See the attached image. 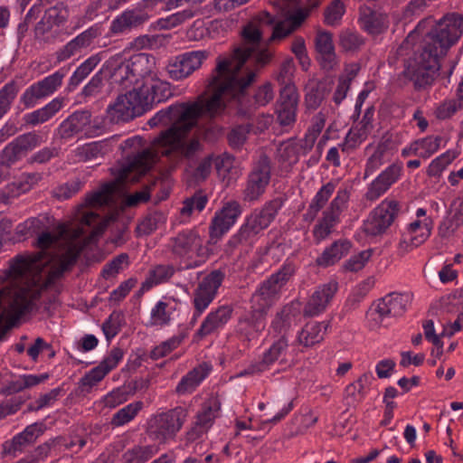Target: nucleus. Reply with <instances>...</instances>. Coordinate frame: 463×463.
<instances>
[{"mask_svg": "<svg viewBox=\"0 0 463 463\" xmlns=\"http://www.w3.org/2000/svg\"><path fill=\"white\" fill-rule=\"evenodd\" d=\"M210 97L199 96L194 101L177 102L156 113L147 122L151 128L160 125L169 128L160 132L151 146L128 156L118 170L116 180L120 184L137 182L161 156L167 159L171 168L184 161L193 160L203 150L199 138H187L203 116L216 117L221 109L218 89L207 86Z\"/></svg>", "mask_w": 463, "mask_h": 463, "instance_id": "obj_1", "label": "nucleus"}, {"mask_svg": "<svg viewBox=\"0 0 463 463\" xmlns=\"http://www.w3.org/2000/svg\"><path fill=\"white\" fill-rule=\"evenodd\" d=\"M56 241L50 232L42 233L37 240L40 251L16 255L10 266L0 275V340L24 316L36 307L42 291L51 279L61 277L77 261L80 249L70 246L58 259L48 280L42 271L52 260L46 250Z\"/></svg>", "mask_w": 463, "mask_h": 463, "instance_id": "obj_2", "label": "nucleus"}, {"mask_svg": "<svg viewBox=\"0 0 463 463\" xmlns=\"http://www.w3.org/2000/svg\"><path fill=\"white\" fill-rule=\"evenodd\" d=\"M273 23V17L268 12H260L241 30V43L232 52L219 56L216 66L210 78V86L218 89L243 90L256 80V71L244 66L251 54L260 47L262 37V25Z\"/></svg>", "mask_w": 463, "mask_h": 463, "instance_id": "obj_3", "label": "nucleus"}, {"mask_svg": "<svg viewBox=\"0 0 463 463\" xmlns=\"http://www.w3.org/2000/svg\"><path fill=\"white\" fill-rule=\"evenodd\" d=\"M425 22H420L397 49V54L401 57L407 56L413 51V55L405 60L403 74L413 83L416 90H423L432 86L441 67L440 61L443 59L420 43L416 44L420 29Z\"/></svg>", "mask_w": 463, "mask_h": 463, "instance_id": "obj_4", "label": "nucleus"}, {"mask_svg": "<svg viewBox=\"0 0 463 463\" xmlns=\"http://www.w3.org/2000/svg\"><path fill=\"white\" fill-rule=\"evenodd\" d=\"M104 70L111 72V85L121 89L137 87L156 76V59L153 54L137 53L128 61L116 54L104 63Z\"/></svg>", "mask_w": 463, "mask_h": 463, "instance_id": "obj_5", "label": "nucleus"}, {"mask_svg": "<svg viewBox=\"0 0 463 463\" xmlns=\"http://www.w3.org/2000/svg\"><path fill=\"white\" fill-rule=\"evenodd\" d=\"M286 200V196L279 195L267 201L261 207L254 209L245 218L238 232L230 238L227 245L232 249L252 246L259 235L275 220Z\"/></svg>", "mask_w": 463, "mask_h": 463, "instance_id": "obj_6", "label": "nucleus"}, {"mask_svg": "<svg viewBox=\"0 0 463 463\" xmlns=\"http://www.w3.org/2000/svg\"><path fill=\"white\" fill-rule=\"evenodd\" d=\"M462 35L463 14L449 12L435 21L419 43L444 58Z\"/></svg>", "mask_w": 463, "mask_h": 463, "instance_id": "obj_7", "label": "nucleus"}, {"mask_svg": "<svg viewBox=\"0 0 463 463\" xmlns=\"http://www.w3.org/2000/svg\"><path fill=\"white\" fill-rule=\"evenodd\" d=\"M296 272V264L287 260L276 272L258 285L250 297V308L267 317L269 309L279 299L283 288Z\"/></svg>", "mask_w": 463, "mask_h": 463, "instance_id": "obj_8", "label": "nucleus"}, {"mask_svg": "<svg viewBox=\"0 0 463 463\" xmlns=\"http://www.w3.org/2000/svg\"><path fill=\"white\" fill-rule=\"evenodd\" d=\"M167 249L174 259L183 263L184 269H186L201 267L211 255V250L204 245L203 239L198 232L192 229L184 230L171 237Z\"/></svg>", "mask_w": 463, "mask_h": 463, "instance_id": "obj_9", "label": "nucleus"}, {"mask_svg": "<svg viewBox=\"0 0 463 463\" xmlns=\"http://www.w3.org/2000/svg\"><path fill=\"white\" fill-rule=\"evenodd\" d=\"M187 419V411L177 406L152 415L146 421L148 438L159 444L174 440Z\"/></svg>", "mask_w": 463, "mask_h": 463, "instance_id": "obj_10", "label": "nucleus"}, {"mask_svg": "<svg viewBox=\"0 0 463 463\" xmlns=\"http://www.w3.org/2000/svg\"><path fill=\"white\" fill-rule=\"evenodd\" d=\"M271 175V160L265 153H261L251 162L241 193L242 200L250 203L259 202L267 191Z\"/></svg>", "mask_w": 463, "mask_h": 463, "instance_id": "obj_11", "label": "nucleus"}, {"mask_svg": "<svg viewBox=\"0 0 463 463\" xmlns=\"http://www.w3.org/2000/svg\"><path fill=\"white\" fill-rule=\"evenodd\" d=\"M245 87L243 90L225 89L220 92L219 99L221 101V109L216 112V116L221 114L225 108V100L229 97L236 99L239 104L238 112L242 116H250L255 109L269 104L274 98V91L269 82L260 85L254 92L252 98L247 99L245 96L246 90L250 86Z\"/></svg>", "mask_w": 463, "mask_h": 463, "instance_id": "obj_12", "label": "nucleus"}, {"mask_svg": "<svg viewBox=\"0 0 463 463\" xmlns=\"http://www.w3.org/2000/svg\"><path fill=\"white\" fill-rule=\"evenodd\" d=\"M267 326V317L252 310H245L238 316L232 337L242 350H249L262 335Z\"/></svg>", "mask_w": 463, "mask_h": 463, "instance_id": "obj_13", "label": "nucleus"}, {"mask_svg": "<svg viewBox=\"0 0 463 463\" xmlns=\"http://www.w3.org/2000/svg\"><path fill=\"white\" fill-rule=\"evenodd\" d=\"M402 208L398 201L384 199L370 212L363 222L362 231L368 237L383 235L402 212Z\"/></svg>", "mask_w": 463, "mask_h": 463, "instance_id": "obj_14", "label": "nucleus"}, {"mask_svg": "<svg viewBox=\"0 0 463 463\" xmlns=\"http://www.w3.org/2000/svg\"><path fill=\"white\" fill-rule=\"evenodd\" d=\"M224 277L225 275L222 270L215 269L199 282L192 297L193 316L190 325L194 326L199 317L214 300Z\"/></svg>", "mask_w": 463, "mask_h": 463, "instance_id": "obj_15", "label": "nucleus"}, {"mask_svg": "<svg viewBox=\"0 0 463 463\" xmlns=\"http://www.w3.org/2000/svg\"><path fill=\"white\" fill-rule=\"evenodd\" d=\"M146 111V109L136 87L124 94H119L106 109L109 120L116 124L128 122Z\"/></svg>", "mask_w": 463, "mask_h": 463, "instance_id": "obj_16", "label": "nucleus"}, {"mask_svg": "<svg viewBox=\"0 0 463 463\" xmlns=\"http://www.w3.org/2000/svg\"><path fill=\"white\" fill-rule=\"evenodd\" d=\"M208 50H196L171 57L165 65V71L173 80H184L198 71L210 57Z\"/></svg>", "mask_w": 463, "mask_h": 463, "instance_id": "obj_17", "label": "nucleus"}, {"mask_svg": "<svg viewBox=\"0 0 463 463\" xmlns=\"http://www.w3.org/2000/svg\"><path fill=\"white\" fill-rule=\"evenodd\" d=\"M65 74L57 71L54 73L38 80L21 94L19 98L20 104L24 109L34 108L38 102L52 96L61 86Z\"/></svg>", "mask_w": 463, "mask_h": 463, "instance_id": "obj_18", "label": "nucleus"}, {"mask_svg": "<svg viewBox=\"0 0 463 463\" xmlns=\"http://www.w3.org/2000/svg\"><path fill=\"white\" fill-rule=\"evenodd\" d=\"M45 139L35 131L27 132L16 137L8 143L0 153L2 165L10 166L21 160L28 151L41 146Z\"/></svg>", "mask_w": 463, "mask_h": 463, "instance_id": "obj_19", "label": "nucleus"}, {"mask_svg": "<svg viewBox=\"0 0 463 463\" xmlns=\"http://www.w3.org/2000/svg\"><path fill=\"white\" fill-rule=\"evenodd\" d=\"M411 296L392 292L379 299L373 310L368 313L375 325L381 324L386 317H396L402 316L411 304Z\"/></svg>", "mask_w": 463, "mask_h": 463, "instance_id": "obj_20", "label": "nucleus"}, {"mask_svg": "<svg viewBox=\"0 0 463 463\" xmlns=\"http://www.w3.org/2000/svg\"><path fill=\"white\" fill-rule=\"evenodd\" d=\"M338 288V282L335 279L318 285L304 307V316L312 317L325 312L334 299Z\"/></svg>", "mask_w": 463, "mask_h": 463, "instance_id": "obj_21", "label": "nucleus"}, {"mask_svg": "<svg viewBox=\"0 0 463 463\" xmlns=\"http://www.w3.org/2000/svg\"><path fill=\"white\" fill-rule=\"evenodd\" d=\"M102 32L100 24L91 25L56 52L57 61H65L77 54H80L83 50L91 46L94 41L102 34Z\"/></svg>", "mask_w": 463, "mask_h": 463, "instance_id": "obj_22", "label": "nucleus"}, {"mask_svg": "<svg viewBox=\"0 0 463 463\" xmlns=\"http://www.w3.org/2000/svg\"><path fill=\"white\" fill-rule=\"evenodd\" d=\"M136 88L146 111L152 109L153 104L165 102L174 95L171 84L159 79L157 75Z\"/></svg>", "mask_w": 463, "mask_h": 463, "instance_id": "obj_23", "label": "nucleus"}, {"mask_svg": "<svg viewBox=\"0 0 463 463\" xmlns=\"http://www.w3.org/2000/svg\"><path fill=\"white\" fill-rule=\"evenodd\" d=\"M241 214V204L237 201H229L215 213L210 225L211 238H220L226 233Z\"/></svg>", "mask_w": 463, "mask_h": 463, "instance_id": "obj_24", "label": "nucleus"}, {"mask_svg": "<svg viewBox=\"0 0 463 463\" xmlns=\"http://www.w3.org/2000/svg\"><path fill=\"white\" fill-rule=\"evenodd\" d=\"M402 172L401 163L390 165L369 184L364 195L365 199L370 202L378 200L400 179Z\"/></svg>", "mask_w": 463, "mask_h": 463, "instance_id": "obj_25", "label": "nucleus"}, {"mask_svg": "<svg viewBox=\"0 0 463 463\" xmlns=\"http://www.w3.org/2000/svg\"><path fill=\"white\" fill-rule=\"evenodd\" d=\"M431 230L432 221L429 217L411 222L402 234L400 248L405 251H410L419 247L430 236Z\"/></svg>", "mask_w": 463, "mask_h": 463, "instance_id": "obj_26", "label": "nucleus"}, {"mask_svg": "<svg viewBox=\"0 0 463 463\" xmlns=\"http://www.w3.org/2000/svg\"><path fill=\"white\" fill-rule=\"evenodd\" d=\"M232 313L233 307L231 305H222L213 309L204 317L194 336L203 339L223 328L231 320Z\"/></svg>", "mask_w": 463, "mask_h": 463, "instance_id": "obj_27", "label": "nucleus"}, {"mask_svg": "<svg viewBox=\"0 0 463 463\" xmlns=\"http://www.w3.org/2000/svg\"><path fill=\"white\" fill-rule=\"evenodd\" d=\"M298 104V93L291 87L280 90L276 114L277 120L282 127L292 125L296 121V114Z\"/></svg>", "mask_w": 463, "mask_h": 463, "instance_id": "obj_28", "label": "nucleus"}, {"mask_svg": "<svg viewBox=\"0 0 463 463\" xmlns=\"http://www.w3.org/2000/svg\"><path fill=\"white\" fill-rule=\"evenodd\" d=\"M213 370L210 363L203 362L188 371L178 382L175 392L178 396L190 395L201 385L209 376Z\"/></svg>", "mask_w": 463, "mask_h": 463, "instance_id": "obj_29", "label": "nucleus"}, {"mask_svg": "<svg viewBox=\"0 0 463 463\" xmlns=\"http://www.w3.org/2000/svg\"><path fill=\"white\" fill-rule=\"evenodd\" d=\"M148 19V14L142 8L127 9L113 19L109 30L113 34H121L141 26Z\"/></svg>", "mask_w": 463, "mask_h": 463, "instance_id": "obj_30", "label": "nucleus"}, {"mask_svg": "<svg viewBox=\"0 0 463 463\" xmlns=\"http://www.w3.org/2000/svg\"><path fill=\"white\" fill-rule=\"evenodd\" d=\"M91 114L88 110H77L65 118L58 127L56 135L63 140L71 139L85 130L90 124Z\"/></svg>", "mask_w": 463, "mask_h": 463, "instance_id": "obj_31", "label": "nucleus"}, {"mask_svg": "<svg viewBox=\"0 0 463 463\" xmlns=\"http://www.w3.org/2000/svg\"><path fill=\"white\" fill-rule=\"evenodd\" d=\"M315 47L322 68L333 70L337 64L333 34L327 31H318L315 37Z\"/></svg>", "mask_w": 463, "mask_h": 463, "instance_id": "obj_32", "label": "nucleus"}, {"mask_svg": "<svg viewBox=\"0 0 463 463\" xmlns=\"http://www.w3.org/2000/svg\"><path fill=\"white\" fill-rule=\"evenodd\" d=\"M359 23L361 28L370 34H379L388 27V20L385 14L365 5L359 9Z\"/></svg>", "mask_w": 463, "mask_h": 463, "instance_id": "obj_33", "label": "nucleus"}, {"mask_svg": "<svg viewBox=\"0 0 463 463\" xmlns=\"http://www.w3.org/2000/svg\"><path fill=\"white\" fill-rule=\"evenodd\" d=\"M65 99L57 97L43 107L24 116V122L32 127L43 124L52 118L63 107Z\"/></svg>", "mask_w": 463, "mask_h": 463, "instance_id": "obj_34", "label": "nucleus"}, {"mask_svg": "<svg viewBox=\"0 0 463 463\" xmlns=\"http://www.w3.org/2000/svg\"><path fill=\"white\" fill-rule=\"evenodd\" d=\"M329 326V321L307 323L298 332L297 340L304 347H312L324 340Z\"/></svg>", "mask_w": 463, "mask_h": 463, "instance_id": "obj_35", "label": "nucleus"}, {"mask_svg": "<svg viewBox=\"0 0 463 463\" xmlns=\"http://www.w3.org/2000/svg\"><path fill=\"white\" fill-rule=\"evenodd\" d=\"M288 350V343L286 336L283 335L278 340H276L269 349H267L261 357L260 361H258L263 372H266L276 364L286 363L287 354Z\"/></svg>", "mask_w": 463, "mask_h": 463, "instance_id": "obj_36", "label": "nucleus"}, {"mask_svg": "<svg viewBox=\"0 0 463 463\" xmlns=\"http://www.w3.org/2000/svg\"><path fill=\"white\" fill-rule=\"evenodd\" d=\"M352 243L347 240H338L334 241L329 247L324 250L320 256L317 258V265L327 268L335 264L349 252Z\"/></svg>", "mask_w": 463, "mask_h": 463, "instance_id": "obj_37", "label": "nucleus"}, {"mask_svg": "<svg viewBox=\"0 0 463 463\" xmlns=\"http://www.w3.org/2000/svg\"><path fill=\"white\" fill-rule=\"evenodd\" d=\"M43 433V424L33 423L27 426L22 432L15 435L9 448L5 447V450L8 453L22 451L26 445L33 443Z\"/></svg>", "mask_w": 463, "mask_h": 463, "instance_id": "obj_38", "label": "nucleus"}, {"mask_svg": "<svg viewBox=\"0 0 463 463\" xmlns=\"http://www.w3.org/2000/svg\"><path fill=\"white\" fill-rule=\"evenodd\" d=\"M105 58V52H99L85 60L71 76L68 83L69 90H75Z\"/></svg>", "mask_w": 463, "mask_h": 463, "instance_id": "obj_39", "label": "nucleus"}, {"mask_svg": "<svg viewBox=\"0 0 463 463\" xmlns=\"http://www.w3.org/2000/svg\"><path fill=\"white\" fill-rule=\"evenodd\" d=\"M327 87L325 82L310 80L305 87V105L307 109H317L327 94Z\"/></svg>", "mask_w": 463, "mask_h": 463, "instance_id": "obj_40", "label": "nucleus"}, {"mask_svg": "<svg viewBox=\"0 0 463 463\" xmlns=\"http://www.w3.org/2000/svg\"><path fill=\"white\" fill-rule=\"evenodd\" d=\"M175 273V268L170 264H159L151 269L141 285V290L147 291L154 286L167 282Z\"/></svg>", "mask_w": 463, "mask_h": 463, "instance_id": "obj_41", "label": "nucleus"}, {"mask_svg": "<svg viewBox=\"0 0 463 463\" xmlns=\"http://www.w3.org/2000/svg\"><path fill=\"white\" fill-rule=\"evenodd\" d=\"M335 181H329L319 188L315 196L312 198L307 209V214H310L312 219L315 218L317 214L324 208L329 198L335 191Z\"/></svg>", "mask_w": 463, "mask_h": 463, "instance_id": "obj_42", "label": "nucleus"}, {"mask_svg": "<svg viewBox=\"0 0 463 463\" xmlns=\"http://www.w3.org/2000/svg\"><path fill=\"white\" fill-rule=\"evenodd\" d=\"M221 409V403L216 397L204 401L196 415V422L210 429Z\"/></svg>", "mask_w": 463, "mask_h": 463, "instance_id": "obj_43", "label": "nucleus"}, {"mask_svg": "<svg viewBox=\"0 0 463 463\" xmlns=\"http://www.w3.org/2000/svg\"><path fill=\"white\" fill-rule=\"evenodd\" d=\"M20 91L16 80H12L6 82L0 89V119H2L12 109L14 100Z\"/></svg>", "mask_w": 463, "mask_h": 463, "instance_id": "obj_44", "label": "nucleus"}, {"mask_svg": "<svg viewBox=\"0 0 463 463\" xmlns=\"http://www.w3.org/2000/svg\"><path fill=\"white\" fill-rule=\"evenodd\" d=\"M349 200L350 190L346 187H341L337 190L329 206L323 213L340 222V216L347 209Z\"/></svg>", "mask_w": 463, "mask_h": 463, "instance_id": "obj_45", "label": "nucleus"}, {"mask_svg": "<svg viewBox=\"0 0 463 463\" xmlns=\"http://www.w3.org/2000/svg\"><path fill=\"white\" fill-rule=\"evenodd\" d=\"M157 449L154 445H135L123 454L125 463H146L156 455Z\"/></svg>", "mask_w": 463, "mask_h": 463, "instance_id": "obj_46", "label": "nucleus"}, {"mask_svg": "<svg viewBox=\"0 0 463 463\" xmlns=\"http://www.w3.org/2000/svg\"><path fill=\"white\" fill-rule=\"evenodd\" d=\"M144 403L141 401L131 402L119 409L113 414L110 424L113 427H121L133 420L138 412L143 409Z\"/></svg>", "mask_w": 463, "mask_h": 463, "instance_id": "obj_47", "label": "nucleus"}, {"mask_svg": "<svg viewBox=\"0 0 463 463\" xmlns=\"http://www.w3.org/2000/svg\"><path fill=\"white\" fill-rule=\"evenodd\" d=\"M115 190L116 184L114 183H106L99 190L87 194L85 203L90 207L108 204L111 201Z\"/></svg>", "mask_w": 463, "mask_h": 463, "instance_id": "obj_48", "label": "nucleus"}, {"mask_svg": "<svg viewBox=\"0 0 463 463\" xmlns=\"http://www.w3.org/2000/svg\"><path fill=\"white\" fill-rule=\"evenodd\" d=\"M300 145L293 140H288L280 144L278 149L279 161L287 166H292L299 160Z\"/></svg>", "mask_w": 463, "mask_h": 463, "instance_id": "obj_49", "label": "nucleus"}, {"mask_svg": "<svg viewBox=\"0 0 463 463\" xmlns=\"http://www.w3.org/2000/svg\"><path fill=\"white\" fill-rule=\"evenodd\" d=\"M373 376L371 373L362 374L355 382L345 387V393L354 401H361L366 394V389L369 388Z\"/></svg>", "mask_w": 463, "mask_h": 463, "instance_id": "obj_50", "label": "nucleus"}, {"mask_svg": "<svg viewBox=\"0 0 463 463\" xmlns=\"http://www.w3.org/2000/svg\"><path fill=\"white\" fill-rule=\"evenodd\" d=\"M40 179V175L35 173L24 174L20 179L6 186L7 193L12 197H17L31 190L32 186Z\"/></svg>", "mask_w": 463, "mask_h": 463, "instance_id": "obj_51", "label": "nucleus"}, {"mask_svg": "<svg viewBox=\"0 0 463 463\" xmlns=\"http://www.w3.org/2000/svg\"><path fill=\"white\" fill-rule=\"evenodd\" d=\"M185 338L184 334L173 335L167 340L155 346L149 354L152 360H158L168 355L171 352L178 348Z\"/></svg>", "mask_w": 463, "mask_h": 463, "instance_id": "obj_52", "label": "nucleus"}, {"mask_svg": "<svg viewBox=\"0 0 463 463\" xmlns=\"http://www.w3.org/2000/svg\"><path fill=\"white\" fill-rule=\"evenodd\" d=\"M175 308L168 303L158 301L151 310L150 324L152 326H164L171 322Z\"/></svg>", "mask_w": 463, "mask_h": 463, "instance_id": "obj_53", "label": "nucleus"}, {"mask_svg": "<svg viewBox=\"0 0 463 463\" xmlns=\"http://www.w3.org/2000/svg\"><path fill=\"white\" fill-rule=\"evenodd\" d=\"M458 156V152L450 149L447 150L430 162L427 169V175L431 177L439 176Z\"/></svg>", "mask_w": 463, "mask_h": 463, "instance_id": "obj_54", "label": "nucleus"}, {"mask_svg": "<svg viewBox=\"0 0 463 463\" xmlns=\"http://www.w3.org/2000/svg\"><path fill=\"white\" fill-rule=\"evenodd\" d=\"M338 38L339 45L345 52H356L364 44V37L350 29L342 30Z\"/></svg>", "mask_w": 463, "mask_h": 463, "instance_id": "obj_55", "label": "nucleus"}, {"mask_svg": "<svg viewBox=\"0 0 463 463\" xmlns=\"http://www.w3.org/2000/svg\"><path fill=\"white\" fill-rule=\"evenodd\" d=\"M165 216L161 212H153L148 213L137 225L139 234L148 235L157 230L165 222Z\"/></svg>", "mask_w": 463, "mask_h": 463, "instance_id": "obj_56", "label": "nucleus"}, {"mask_svg": "<svg viewBox=\"0 0 463 463\" xmlns=\"http://www.w3.org/2000/svg\"><path fill=\"white\" fill-rule=\"evenodd\" d=\"M462 109L463 99H460V98L458 97V99H445L440 102L437 106L434 114L438 119L446 120L453 117Z\"/></svg>", "mask_w": 463, "mask_h": 463, "instance_id": "obj_57", "label": "nucleus"}, {"mask_svg": "<svg viewBox=\"0 0 463 463\" xmlns=\"http://www.w3.org/2000/svg\"><path fill=\"white\" fill-rule=\"evenodd\" d=\"M195 15V11L192 8H187L175 14L168 15L165 18H161L157 21V26L160 29H172L177 25L182 24L187 20L192 19Z\"/></svg>", "mask_w": 463, "mask_h": 463, "instance_id": "obj_58", "label": "nucleus"}, {"mask_svg": "<svg viewBox=\"0 0 463 463\" xmlns=\"http://www.w3.org/2000/svg\"><path fill=\"white\" fill-rule=\"evenodd\" d=\"M129 265V257L127 253H121L114 257L109 262L104 265L101 276L108 279L116 277L120 271Z\"/></svg>", "mask_w": 463, "mask_h": 463, "instance_id": "obj_59", "label": "nucleus"}, {"mask_svg": "<svg viewBox=\"0 0 463 463\" xmlns=\"http://www.w3.org/2000/svg\"><path fill=\"white\" fill-rule=\"evenodd\" d=\"M345 13V6L341 0H334L325 9L324 22L329 26L340 24L343 15Z\"/></svg>", "mask_w": 463, "mask_h": 463, "instance_id": "obj_60", "label": "nucleus"}, {"mask_svg": "<svg viewBox=\"0 0 463 463\" xmlns=\"http://www.w3.org/2000/svg\"><path fill=\"white\" fill-rule=\"evenodd\" d=\"M208 202L207 196L202 192L195 193L193 196L186 198L180 209L183 216H190L194 212H202Z\"/></svg>", "mask_w": 463, "mask_h": 463, "instance_id": "obj_61", "label": "nucleus"}, {"mask_svg": "<svg viewBox=\"0 0 463 463\" xmlns=\"http://www.w3.org/2000/svg\"><path fill=\"white\" fill-rule=\"evenodd\" d=\"M339 222H340L323 213L322 218L314 226L313 229V236L315 241L317 242L324 241L331 234L333 228Z\"/></svg>", "mask_w": 463, "mask_h": 463, "instance_id": "obj_62", "label": "nucleus"}, {"mask_svg": "<svg viewBox=\"0 0 463 463\" xmlns=\"http://www.w3.org/2000/svg\"><path fill=\"white\" fill-rule=\"evenodd\" d=\"M295 71L296 67L292 58L283 61L276 77L278 82L283 88L291 87L293 90H297L293 83Z\"/></svg>", "mask_w": 463, "mask_h": 463, "instance_id": "obj_63", "label": "nucleus"}, {"mask_svg": "<svg viewBox=\"0 0 463 463\" xmlns=\"http://www.w3.org/2000/svg\"><path fill=\"white\" fill-rule=\"evenodd\" d=\"M326 117L323 111H319L313 117L311 125L308 128L307 132L306 133L305 136V142L308 146V149H310L313 146L316 139L322 132L326 124Z\"/></svg>", "mask_w": 463, "mask_h": 463, "instance_id": "obj_64", "label": "nucleus"}]
</instances>
